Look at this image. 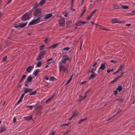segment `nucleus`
<instances>
[{"label":"nucleus","instance_id":"0eeeda50","mask_svg":"<svg viewBox=\"0 0 135 135\" xmlns=\"http://www.w3.org/2000/svg\"><path fill=\"white\" fill-rule=\"evenodd\" d=\"M86 23L85 21H79L76 22L75 23V25L76 26H80L83 24Z\"/></svg>","mask_w":135,"mask_h":135},{"label":"nucleus","instance_id":"de8ad7c7","mask_svg":"<svg viewBox=\"0 0 135 135\" xmlns=\"http://www.w3.org/2000/svg\"><path fill=\"white\" fill-rule=\"evenodd\" d=\"M59 71L60 72L61 71V63H59Z\"/></svg>","mask_w":135,"mask_h":135},{"label":"nucleus","instance_id":"5701e85b","mask_svg":"<svg viewBox=\"0 0 135 135\" xmlns=\"http://www.w3.org/2000/svg\"><path fill=\"white\" fill-rule=\"evenodd\" d=\"M26 75H24L22 76L21 78L20 79L19 81L20 83H21L22 81L24 79H25V77H26Z\"/></svg>","mask_w":135,"mask_h":135},{"label":"nucleus","instance_id":"79ce46f5","mask_svg":"<svg viewBox=\"0 0 135 135\" xmlns=\"http://www.w3.org/2000/svg\"><path fill=\"white\" fill-rule=\"evenodd\" d=\"M91 90V88H89L88 90H87L85 93V94L86 95L88 93L90 92Z\"/></svg>","mask_w":135,"mask_h":135},{"label":"nucleus","instance_id":"052dcab7","mask_svg":"<svg viewBox=\"0 0 135 135\" xmlns=\"http://www.w3.org/2000/svg\"><path fill=\"white\" fill-rule=\"evenodd\" d=\"M118 91L116 89V90H114L113 92H114V94L115 95H116L117 94V91Z\"/></svg>","mask_w":135,"mask_h":135},{"label":"nucleus","instance_id":"dca6fc26","mask_svg":"<svg viewBox=\"0 0 135 135\" xmlns=\"http://www.w3.org/2000/svg\"><path fill=\"white\" fill-rule=\"evenodd\" d=\"M40 71L41 70L39 69H36L34 71L33 73V74L35 76H36Z\"/></svg>","mask_w":135,"mask_h":135},{"label":"nucleus","instance_id":"5fc2aeb1","mask_svg":"<svg viewBox=\"0 0 135 135\" xmlns=\"http://www.w3.org/2000/svg\"><path fill=\"white\" fill-rule=\"evenodd\" d=\"M113 68L111 70H109V69L107 70V72L108 73H109L110 72L113 71Z\"/></svg>","mask_w":135,"mask_h":135},{"label":"nucleus","instance_id":"680f3d73","mask_svg":"<svg viewBox=\"0 0 135 135\" xmlns=\"http://www.w3.org/2000/svg\"><path fill=\"white\" fill-rule=\"evenodd\" d=\"M25 94H24V93H23L22 94V95L20 98L22 99L23 98V97H24V95H25Z\"/></svg>","mask_w":135,"mask_h":135},{"label":"nucleus","instance_id":"4d7b16f0","mask_svg":"<svg viewBox=\"0 0 135 135\" xmlns=\"http://www.w3.org/2000/svg\"><path fill=\"white\" fill-rule=\"evenodd\" d=\"M7 56H6L4 57L3 59H2V60H3V61H4V62L6 60V59H7Z\"/></svg>","mask_w":135,"mask_h":135},{"label":"nucleus","instance_id":"a878e982","mask_svg":"<svg viewBox=\"0 0 135 135\" xmlns=\"http://www.w3.org/2000/svg\"><path fill=\"white\" fill-rule=\"evenodd\" d=\"M39 5H40L39 4V3H36L34 4L33 7V9L37 8Z\"/></svg>","mask_w":135,"mask_h":135},{"label":"nucleus","instance_id":"ea45409f","mask_svg":"<svg viewBox=\"0 0 135 135\" xmlns=\"http://www.w3.org/2000/svg\"><path fill=\"white\" fill-rule=\"evenodd\" d=\"M117 100H118L119 102H122L123 101V100L121 98L117 99H116Z\"/></svg>","mask_w":135,"mask_h":135},{"label":"nucleus","instance_id":"2eb2a0df","mask_svg":"<svg viewBox=\"0 0 135 135\" xmlns=\"http://www.w3.org/2000/svg\"><path fill=\"white\" fill-rule=\"evenodd\" d=\"M59 43H56L54 44H53L50 47L47 48H51V49H54L58 46L59 45Z\"/></svg>","mask_w":135,"mask_h":135},{"label":"nucleus","instance_id":"69168bd1","mask_svg":"<svg viewBox=\"0 0 135 135\" xmlns=\"http://www.w3.org/2000/svg\"><path fill=\"white\" fill-rule=\"evenodd\" d=\"M55 132L51 133H50V135H54L55 134Z\"/></svg>","mask_w":135,"mask_h":135},{"label":"nucleus","instance_id":"20e7f679","mask_svg":"<svg viewBox=\"0 0 135 135\" xmlns=\"http://www.w3.org/2000/svg\"><path fill=\"white\" fill-rule=\"evenodd\" d=\"M42 108V106L41 105H39L37 106L36 107V109L37 110V111L36 114V116H38L41 114V110Z\"/></svg>","mask_w":135,"mask_h":135},{"label":"nucleus","instance_id":"412c9836","mask_svg":"<svg viewBox=\"0 0 135 135\" xmlns=\"http://www.w3.org/2000/svg\"><path fill=\"white\" fill-rule=\"evenodd\" d=\"M78 114L76 113H75V112H74V114L71 116L70 117L69 119V120H70L72 119L74 117H75L76 115H78Z\"/></svg>","mask_w":135,"mask_h":135},{"label":"nucleus","instance_id":"c03bdc74","mask_svg":"<svg viewBox=\"0 0 135 135\" xmlns=\"http://www.w3.org/2000/svg\"><path fill=\"white\" fill-rule=\"evenodd\" d=\"M72 23V21H68L66 22V24L69 25L70 24H71Z\"/></svg>","mask_w":135,"mask_h":135},{"label":"nucleus","instance_id":"37998d69","mask_svg":"<svg viewBox=\"0 0 135 135\" xmlns=\"http://www.w3.org/2000/svg\"><path fill=\"white\" fill-rule=\"evenodd\" d=\"M29 82H28L27 81H26L25 82V86L26 87L28 86V83H29Z\"/></svg>","mask_w":135,"mask_h":135},{"label":"nucleus","instance_id":"f03ea898","mask_svg":"<svg viewBox=\"0 0 135 135\" xmlns=\"http://www.w3.org/2000/svg\"><path fill=\"white\" fill-rule=\"evenodd\" d=\"M32 13V11L31 10L23 15L21 19L23 21H26L29 20L30 18V16L31 15Z\"/></svg>","mask_w":135,"mask_h":135},{"label":"nucleus","instance_id":"7c9ffc66","mask_svg":"<svg viewBox=\"0 0 135 135\" xmlns=\"http://www.w3.org/2000/svg\"><path fill=\"white\" fill-rule=\"evenodd\" d=\"M70 48L69 47H65L64 48H63V49H62L61 50H66V51H68L70 49Z\"/></svg>","mask_w":135,"mask_h":135},{"label":"nucleus","instance_id":"6ab92c4d","mask_svg":"<svg viewBox=\"0 0 135 135\" xmlns=\"http://www.w3.org/2000/svg\"><path fill=\"white\" fill-rule=\"evenodd\" d=\"M78 114L76 113H75V112H74V114L71 116L70 117L69 119V120H70L72 119L74 117H75L76 115H78Z\"/></svg>","mask_w":135,"mask_h":135},{"label":"nucleus","instance_id":"0e129e2a","mask_svg":"<svg viewBox=\"0 0 135 135\" xmlns=\"http://www.w3.org/2000/svg\"><path fill=\"white\" fill-rule=\"evenodd\" d=\"M89 72H91V74L94 73V72L93 71V70H89Z\"/></svg>","mask_w":135,"mask_h":135},{"label":"nucleus","instance_id":"f257e3e1","mask_svg":"<svg viewBox=\"0 0 135 135\" xmlns=\"http://www.w3.org/2000/svg\"><path fill=\"white\" fill-rule=\"evenodd\" d=\"M41 9L40 8L35 9V12L34 13V18H37L36 19L33 20L28 24V26H31L36 24L38 23L40 21H42V19L41 18L44 16V14L41 12Z\"/></svg>","mask_w":135,"mask_h":135},{"label":"nucleus","instance_id":"9b49d317","mask_svg":"<svg viewBox=\"0 0 135 135\" xmlns=\"http://www.w3.org/2000/svg\"><path fill=\"white\" fill-rule=\"evenodd\" d=\"M34 68L33 66H30L28 67L26 69V71L28 73H29L31 72V71Z\"/></svg>","mask_w":135,"mask_h":135},{"label":"nucleus","instance_id":"bf43d9fd","mask_svg":"<svg viewBox=\"0 0 135 135\" xmlns=\"http://www.w3.org/2000/svg\"><path fill=\"white\" fill-rule=\"evenodd\" d=\"M13 122L14 123H16V119L15 117H14L13 120Z\"/></svg>","mask_w":135,"mask_h":135},{"label":"nucleus","instance_id":"09e8293b","mask_svg":"<svg viewBox=\"0 0 135 135\" xmlns=\"http://www.w3.org/2000/svg\"><path fill=\"white\" fill-rule=\"evenodd\" d=\"M51 100V98H50L48 99L46 101V103H47L50 102Z\"/></svg>","mask_w":135,"mask_h":135},{"label":"nucleus","instance_id":"8fccbe9b","mask_svg":"<svg viewBox=\"0 0 135 135\" xmlns=\"http://www.w3.org/2000/svg\"><path fill=\"white\" fill-rule=\"evenodd\" d=\"M127 15L129 16H133L134 15L133 13L132 12V11L130 13H128L127 14Z\"/></svg>","mask_w":135,"mask_h":135},{"label":"nucleus","instance_id":"6e6d98bb","mask_svg":"<svg viewBox=\"0 0 135 135\" xmlns=\"http://www.w3.org/2000/svg\"><path fill=\"white\" fill-rule=\"evenodd\" d=\"M97 64V61H94L93 65V67L96 66V65Z\"/></svg>","mask_w":135,"mask_h":135},{"label":"nucleus","instance_id":"cd10ccee","mask_svg":"<svg viewBox=\"0 0 135 135\" xmlns=\"http://www.w3.org/2000/svg\"><path fill=\"white\" fill-rule=\"evenodd\" d=\"M120 6H119L116 5V4H114V5L113 6V8H114V9H119V8Z\"/></svg>","mask_w":135,"mask_h":135},{"label":"nucleus","instance_id":"bb28decb","mask_svg":"<svg viewBox=\"0 0 135 135\" xmlns=\"http://www.w3.org/2000/svg\"><path fill=\"white\" fill-rule=\"evenodd\" d=\"M83 8H84L83 9V12L82 13V14H81V15L80 17L82 16L84 14V13L86 11V6H84L83 7Z\"/></svg>","mask_w":135,"mask_h":135},{"label":"nucleus","instance_id":"7ed1b4c3","mask_svg":"<svg viewBox=\"0 0 135 135\" xmlns=\"http://www.w3.org/2000/svg\"><path fill=\"white\" fill-rule=\"evenodd\" d=\"M46 51L44 50L40 52L36 59V60H39L41 59L46 54Z\"/></svg>","mask_w":135,"mask_h":135},{"label":"nucleus","instance_id":"aec40b11","mask_svg":"<svg viewBox=\"0 0 135 135\" xmlns=\"http://www.w3.org/2000/svg\"><path fill=\"white\" fill-rule=\"evenodd\" d=\"M78 114L76 113H75V112H74V114L71 116L70 117L69 119V120H70L72 119L74 117H75L76 115H78Z\"/></svg>","mask_w":135,"mask_h":135},{"label":"nucleus","instance_id":"2f4dec72","mask_svg":"<svg viewBox=\"0 0 135 135\" xmlns=\"http://www.w3.org/2000/svg\"><path fill=\"white\" fill-rule=\"evenodd\" d=\"M124 67V65H121L118 68V70L120 71V70H122V69H123Z\"/></svg>","mask_w":135,"mask_h":135},{"label":"nucleus","instance_id":"c9c22d12","mask_svg":"<svg viewBox=\"0 0 135 135\" xmlns=\"http://www.w3.org/2000/svg\"><path fill=\"white\" fill-rule=\"evenodd\" d=\"M122 8L124 9H127L128 8V6H122Z\"/></svg>","mask_w":135,"mask_h":135},{"label":"nucleus","instance_id":"473e14b6","mask_svg":"<svg viewBox=\"0 0 135 135\" xmlns=\"http://www.w3.org/2000/svg\"><path fill=\"white\" fill-rule=\"evenodd\" d=\"M35 107V106H33V105H32L31 106H27L26 105V106L25 107L26 108H29L31 109H32V108L33 107Z\"/></svg>","mask_w":135,"mask_h":135},{"label":"nucleus","instance_id":"72a5a7b5","mask_svg":"<svg viewBox=\"0 0 135 135\" xmlns=\"http://www.w3.org/2000/svg\"><path fill=\"white\" fill-rule=\"evenodd\" d=\"M56 79L55 78L54 76H51L50 77L49 80L51 81H54Z\"/></svg>","mask_w":135,"mask_h":135},{"label":"nucleus","instance_id":"39448f33","mask_svg":"<svg viewBox=\"0 0 135 135\" xmlns=\"http://www.w3.org/2000/svg\"><path fill=\"white\" fill-rule=\"evenodd\" d=\"M27 22H26L25 23H20L18 25H14V27L15 28H17L18 27H20L21 28H22L25 27L27 25Z\"/></svg>","mask_w":135,"mask_h":135},{"label":"nucleus","instance_id":"393cba45","mask_svg":"<svg viewBox=\"0 0 135 135\" xmlns=\"http://www.w3.org/2000/svg\"><path fill=\"white\" fill-rule=\"evenodd\" d=\"M87 119L86 118H85L81 119H80L79 120V122L78 123V124H80L83 121L86 120Z\"/></svg>","mask_w":135,"mask_h":135},{"label":"nucleus","instance_id":"3c124183","mask_svg":"<svg viewBox=\"0 0 135 135\" xmlns=\"http://www.w3.org/2000/svg\"><path fill=\"white\" fill-rule=\"evenodd\" d=\"M70 123H68L67 124H64L61 125V127H62L63 126H68L70 124Z\"/></svg>","mask_w":135,"mask_h":135},{"label":"nucleus","instance_id":"49530a36","mask_svg":"<svg viewBox=\"0 0 135 135\" xmlns=\"http://www.w3.org/2000/svg\"><path fill=\"white\" fill-rule=\"evenodd\" d=\"M96 11L97 10L96 9L94 10V11L92 12V13L90 14V15L92 16L93 14L96 12Z\"/></svg>","mask_w":135,"mask_h":135},{"label":"nucleus","instance_id":"774afa93","mask_svg":"<svg viewBox=\"0 0 135 135\" xmlns=\"http://www.w3.org/2000/svg\"><path fill=\"white\" fill-rule=\"evenodd\" d=\"M119 71L118 70L117 71H116L115 72L113 73V74H116L117 73H118V72H119Z\"/></svg>","mask_w":135,"mask_h":135},{"label":"nucleus","instance_id":"4468645a","mask_svg":"<svg viewBox=\"0 0 135 135\" xmlns=\"http://www.w3.org/2000/svg\"><path fill=\"white\" fill-rule=\"evenodd\" d=\"M33 79V78L32 77L31 75H30L28 77L26 81L28 82H30L32 81Z\"/></svg>","mask_w":135,"mask_h":135},{"label":"nucleus","instance_id":"a18cd8bd","mask_svg":"<svg viewBox=\"0 0 135 135\" xmlns=\"http://www.w3.org/2000/svg\"><path fill=\"white\" fill-rule=\"evenodd\" d=\"M71 131V130H69L68 131H66V132L63 134V135H67L68 133Z\"/></svg>","mask_w":135,"mask_h":135},{"label":"nucleus","instance_id":"9d476101","mask_svg":"<svg viewBox=\"0 0 135 135\" xmlns=\"http://www.w3.org/2000/svg\"><path fill=\"white\" fill-rule=\"evenodd\" d=\"M106 65L107 64L105 62H104L101 64L100 67L99 68V70H103L106 67L105 65Z\"/></svg>","mask_w":135,"mask_h":135},{"label":"nucleus","instance_id":"6e6552de","mask_svg":"<svg viewBox=\"0 0 135 135\" xmlns=\"http://www.w3.org/2000/svg\"><path fill=\"white\" fill-rule=\"evenodd\" d=\"M59 23L61 26H64L65 24V18H60L59 21Z\"/></svg>","mask_w":135,"mask_h":135},{"label":"nucleus","instance_id":"e433bc0d","mask_svg":"<svg viewBox=\"0 0 135 135\" xmlns=\"http://www.w3.org/2000/svg\"><path fill=\"white\" fill-rule=\"evenodd\" d=\"M61 69H62L63 70L64 72L66 71V69L65 67H64V66H62L61 65Z\"/></svg>","mask_w":135,"mask_h":135},{"label":"nucleus","instance_id":"a211bd4d","mask_svg":"<svg viewBox=\"0 0 135 135\" xmlns=\"http://www.w3.org/2000/svg\"><path fill=\"white\" fill-rule=\"evenodd\" d=\"M96 74L94 73L92 74L89 78L88 79L90 80L91 79H93V78L96 76Z\"/></svg>","mask_w":135,"mask_h":135},{"label":"nucleus","instance_id":"58836bf2","mask_svg":"<svg viewBox=\"0 0 135 135\" xmlns=\"http://www.w3.org/2000/svg\"><path fill=\"white\" fill-rule=\"evenodd\" d=\"M84 100L83 98V96H82L81 95H80L79 96V101L80 102H81L83 100Z\"/></svg>","mask_w":135,"mask_h":135},{"label":"nucleus","instance_id":"1a4fd4ad","mask_svg":"<svg viewBox=\"0 0 135 135\" xmlns=\"http://www.w3.org/2000/svg\"><path fill=\"white\" fill-rule=\"evenodd\" d=\"M112 23H123L124 22L123 21H119L116 18H113L112 20Z\"/></svg>","mask_w":135,"mask_h":135},{"label":"nucleus","instance_id":"b1692460","mask_svg":"<svg viewBox=\"0 0 135 135\" xmlns=\"http://www.w3.org/2000/svg\"><path fill=\"white\" fill-rule=\"evenodd\" d=\"M45 2V0H42L39 2V4L40 6H41L44 4Z\"/></svg>","mask_w":135,"mask_h":135},{"label":"nucleus","instance_id":"13d9d810","mask_svg":"<svg viewBox=\"0 0 135 135\" xmlns=\"http://www.w3.org/2000/svg\"><path fill=\"white\" fill-rule=\"evenodd\" d=\"M124 73V72H122L120 75L118 76L119 78H121L122 76L123 75V74Z\"/></svg>","mask_w":135,"mask_h":135},{"label":"nucleus","instance_id":"f704fd0d","mask_svg":"<svg viewBox=\"0 0 135 135\" xmlns=\"http://www.w3.org/2000/svg\"><path fill=\"white\" fill-rule=\"evenodd\" d=\"M28 92H29L28 88H25V89L24 90V94H25Z\"/></svg>","mask_w":135,"mask_h":135},{"label":"nucleus","instance_id":"603ef678","mask_svg":"<svg viewBox=\"0 0 135 135\" xmlns=\"http://www.w3.org/2000/svg\"><path fill=\"white\" fill-rule=\"evenodd\" d=\"M22 99H21L20 98L19 99L18 101L17 102L16 104V105H17L18 104L22 101Z\"/></svg>","mask_w":135,"mask_h":135},{"label":"nucleus","instance_id":"f3484780","mask_svg":"<svg viewBox=\"0 0 135 135\" xmlns=\"http://www.w3.org/2000/svg\"><path fill=\"white\" fill-rule=\"evenodd\" d=\"M32 116L31 115H30L29 116L25 117H24V118H25V120H30V119H32Z\"/></svg>","mask_w":135,"mask_h":135},{"label":"nucleus","instance_id":"4be33fe9","mask_svg":"<svg viewBox=\"0 0 135 135\" xmlns=\"http://www.w3.org/2000/svg\"><path fill=\"white\" fill-rule=\"evenodd\" d=\"M123 89V88L122 87L121 85L119 86L118 88L116 89V90L118 91L119 92H120Z\"/></svg>","mask_w":135,"mask_h":135},{"label":"nucleus","instance_id":"423d86ee","mask_svg":"<svg viewBox=\"0 0 135 135\" xmlns=\"http://www.w3.org/2000/svg\"><path fill=\"white\" fill-rule=\"evenodd\" d=\"M7 128L4 125H1L0 127V133H1L6 131L7 130Z\"/></svg>","mask_w":135,"mask_h":135},{"label":"nucleus","instance_id":"864d4df0","mask_svg":"<svg viewBox=\"0 0 135 135\" xmlns=\"http://www.w3.org/2000/svg\"><path fill=\"white\" fill-rule=\"evenodd\" d=\"M91 17L92 16L90 15L86 18V19L87 20H89L91 19Z\"/></svg>","mask_w":135,"mask_h":135},{"label":"nucleus","instance_id":"c85d7f7f","mask_svg":"<svg viewBox=\"0 0 135 135\" xmlns=\"http://www.w3.org/2000/svg\"><path fill=\"white\" fill-rule=\"evenodd\" d=\"M37 93V91L36 90H35L33 92H31L29 93V94L30 95H35Z\"/></svg>","mask_w":135,"mask_h":135},{"label":"nucleus","instance_id":"a19ab883","mask_svg":"<svg viewBox=\"0 0 135 135\" xmlns=\"http://www.w3.org/2000/svg\"><path fill=\"white\" fill-rule=\"evenodd\" d=\"M71 80V78H70L67 83L65 84L64 85L65 86L68 85L70 82Z\"/></svg>","mask_w":135,"mask_h":135},{"label":"nucleus","instance_id":"f8f14e48","mask_svg":"<svg viewBox=\"0 0 135 135\" xmlns=\"http://www.w3.org/2000/svg\"><path fill=\"white\" fill-rule=\"evenodd\" d=\"M67 60H70V59H69L68 56H67V57H66V58L62 59V60H61V63H64L65 64L66 63V61Z\"/></svg>","mask_w":135,"mask_h":135},{"label":"nucleus","instance_id":"e2e57ef3","mask_svg":"<svg viewBox=\"0 0 135 135\" xmlns=\"http://www.w3.org/2000/svg\"><path fill=\"white\" fill-rule=\"evenodd\" d=\"M120 78H119L118 76L116 78H115L114 79V80L115 81L117 80L118 79Z\"/></svg>","mask_w":135,"mask_h":135},{"label":"nucleus","instance_id":"c756f323","mask_svg":"<svg viewBox=\"0 0 135 135\" xmlns=\"http://www.w3.org/2000/svg\"><path fill=\"white\" fill-rule=\"evenodd\" d=\"M42 65V62L41 61H38V62L37 64L36 65V66L37 67H40Z\"/></svg>","mask_w":135,"mask_h":135},{"label":"nucleus","instance_id":"ddd939ff","mask_svg":"<svg viewBox=\"0 0 135 135\" xmlns=\"http://www.w3.org/2000/svg\"><path fill=\"white\" fill-rule=\"evenodd\" d=\"M52 16L51 13H50L45 15V17H44V19H48L50 18Z\"/></svg>","mask_w":135,"mask_h":135},{"label":"nucleus","instance_id":"338daca9","mask_svg":"<svg viewBox=\"0 0 135 135\" xmlns=\"http://www.w3.org/2000/svg\"><path fill=\"white\" fill-rule=\"evenodd\" d=\"M52 60V58H50V59H48L47 61V62H48L50 60Z\"/></svg>","mask_w":135,"mask_h":135},{"label":"nucleus","instance_id":"4c0bfd02","mask_svg":"<svg viewBox=\"0 0 135 135\" xmlns=\"http://www.w3.org/2000/svg\"><path fill=\"white\" fill-rule=\"evenodd\" d=\"M45 46L44 45H43L40 46V50H41L43 49Z\"/></svg>","mask_w":135,"mask_h":135}]
</instances>
